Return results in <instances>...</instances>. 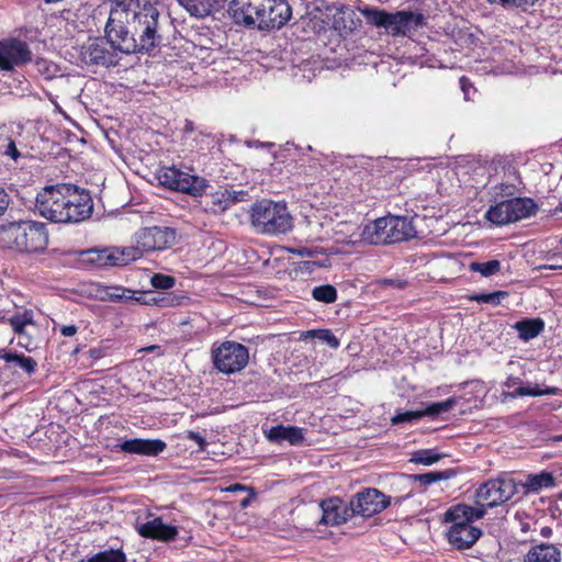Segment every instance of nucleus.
Segmentation results:
<instances>
[{
  "mask_svg": "<svg viewBox=\"0 0 562 562\" xmlns=\"http://www.w3.org/2000/svg\"><path fill=\"white\" fill-rule=\"evenodd\" d=\"M138 533L144 538H150L159 541L175 540L179 531L176 526L167 525L160 517H156L137 528Z\"/></svg>",
  "mask_w": 562,
  "mask_h": 562,
  "instance_id": "nucleus-23",
  "label": "nucleus"
},
{
  "mask_svg": "<svg viewBox=\"0 0 562 562\" xmlns=\"http://www.w3.org/2000/svg\"><path fill=\"white\" fill-rule=\"evenodd\" d=\"M137 297L140 301L136 303L144 305H157L160 307L177 306L180 304L181 297L175 294H146L145 292L137 291Z\"/></svg>",
  "mask_w": 562,
  "mask_h": 562,
  "instance_id": "nucleus-31",
  "label": "nucleus"
},
{
  "mask_svg": "<svg viewBox=\"0 0 562 562\" xmlns=\"http://www.w3.org/2000/svg\"><path fill=\"white\" fill-rule=\"evenodd\" d=\"M484 514V508L465 504L450 507L445 513V521L452 524L447 532L449 543L458 550L471 548L482 535V531L473 527L471 522L482 518Z\"/></svg>",
  "mask_w": 562,
  "mask_h": 562,
  "instance_id": "nucleus-6",
  "label": "nucleus"
},
{
  "mask_svg": "<svg viewBox=\"0 0 562 562\" xmlns=\"http://www.w3.org/2000/svg\"><path fill=\"white\" fill-rule=\"evenodd\" d=\"M46 224L37 221L11 222L0 226V247L20 254L43 252L48 246Z\"/></svg>",
  "mask_w": 562,
  "mask_h": 562,
  "instance_id": "nucleus-3",
  "label": "nucleus"
},
{
  "mask_svg": "<svg viewBox=\"0 0 562 562\" xmlns=\"http://www.w3.org/2000/svg\"><path fill=\"white\" fill-rule=\"evenodd\" d=\"M97 295L101 301L113 303H136L140 301L137 297V291L131 290L122 285H100Z\"/></svg>",
  "mask_w": 562,
  "mask_h": 562,
  "instance_id": "nucleus-25",
  "label": "nucleus"
},
{
  "mask_svg": "<svg viewBox=\"0 0 562 562\" xmlns=\"http://www.w3.org/2000/svg\"><path fill=\"white\" fill-rule=\"evenodd\" d=\"M504 8H520L527 10L532 7L538 0H498Z\"/></svg>",
  "mask_w": 562,
  "mask_h": 562,
  "instance_id": "nucleus-49",
  "label": "nucleus"
},
{
  "mask_svg": "<svg viewBox=\"0 0 562 562\" xmlns=\"http://www.w3.org/2000/svg\"><path fill=\"white\" fill-rule=\"evenodd\" d=\"M387 216L379 217L362 228L361 238L371 245H389Z\"/></svg>",
  "mask_w": 562,
  "mask_h": 562,
  "instance_id": "nucleus-26",
  "label": "nucleus"
},
{
  "mask_svg": "<svg viewBox=\"0 0 562 562\" xmlns=\"http://www.w3.org/2000/svg\"><path fill=\"white\" fill-rule=\"evenodd\" d=\"M470 270L474 272H480L484 277L492 276V260L486 262H472L470 265Z\"/></svg>",
  "mask_w": 562,
  "mask_h": 562,
  "instance_id": "nucleus-50",
  "label": "nucleus"
},
{
  "mask_svg": "<svg viewBox=\"0 0 562 562\" xmlns=\"http://www.w3.org/2000/svg\"><path fill=\"white\" fill-rule=\"evenodd\" d=\"M337 290L331 284H323L315 286L312 290V297L317 301L325 304H330L336 302L337 300Z\"/></svg>",
  "mask_w": 562,
  "mask_h": 562,
  "instance_id": "nucleus-35",
  "label": "nucleus"
},
{
  "mask_svg": "<svg viewBox=\"0 0 562 562\" xmlns=\"http://www.w3.org/2000/svg\"><path fill=\"white\" fill-rule=\"evenodd\" d=\"M326 19L340 35H348L360 25V20L357 19L355 11L338 3L326 7Z\"/></svg>",
  "mask_w": 562,
  "mask_h": 562,
  "instance_id": "nucleus-19",
  "label": "nucleus"
},
{
  "mask_svg": "<svg viewBox=\"0 0 562 562\" xmlns=\"http://www.w3.org/2000/svg\"><path fill=\"white\" fill-rule=\"evenodd\" d=\"M499 269H501V263H499V261L494 259V274H495L496 272H498V271H499Z\"/></svg>",
  "mask_w": 562,
  "mask_h": 562,
  "instance_id": "nucleus-64",
  "label": "nucleus"
},
{
  "mask_svg": "<svg viewBox=\"0 0 562 562\" xmlns=\"http://www.w3.org/2000/svg\"><path fill=\"white\" fill-rule=\"evenodd\" d=\"M32 60V52L27 43L10 38L0 41V70L11 71Z\"/></svg>",
  "mask_w": 562,
  "mask_h": 562,
  "instance_id": "nucleus-15",
  "label": "nucleus"
},
{
  "mask_svg": "<svg viewBox=\"0 0 562 562\" xmlns=\"http://www.w3.org/2000/svg\"><path fill=\"white\" fill-rule=\"evenodd\" d=\"M470 301H476L477 303H491L492 293L471 294L468 296Z\"/></svg>",
  "mask_w": 562,
  "mask_h": 562,
  "instance_id": "nucleus-56",
  "label": "nucleus"
},
{
  "mask_svg": "<svg viewBox=\"0 0 562 562\" xmlns=\"http://www.w3.org/2000/svg\"><path fill=\"white\" fill-rule=\"evenodd\" d=\"M2 155L11 158L14 161L21 157V153L19 151L15 142L12 138H5L4 143L0 146Z\"/></svg>",
  "mask_w": 562,
  "mask_h": 562,
  "instance_id": "nucleus-47",
  "label": "nucleus"
},
{
  "mask_svg": "<svg viewBox=\"0 0 562 562\" xmlns=\"http://www.w3.org/2000/svg\"><path fill=\"white\" fill-rule=\"evenodd\" d=\"M307 334L314 338L319 339L333 349H337L340 346L339 339L333 334L330 329H315L307 331Z\"/></svg>",
  "mask_w": 562,
  "mask_h": 562,
  "instance_id": "nucleus-41",
  "label": "nucleus"
},
{
  "mask_svg": "<svg viewBox=\"0 0 562 562\" xmlns=\"http://www.w3.org/2000/svg\"><path fill=\"white\" fill-rule=\"evenodd\" d=\"M459 397L452 396L441 402H436L427 405L425 409H420L423 417L437 416L452 409L459 402Z\"/></svg>",
  "mask_w": 562,
  "mask_h": 562,
  "instance_id": "nucleus-34",
  "label": "nucleus"
},
{
  "mask_svg": "<svg viewBox=\"0 0 562 562\" xmlns=\"http://www.w3.org/2000/svg\"><path fill=\"white\" fill-rule=\"evenodd\" d=\"M265 435L270 442L278 445L289 442L291 446H300L304 441V429L296 426H272Z\"/></svg>",
  "mask_w": 562,
  "mask_h": 562,
  "instance_id": "nucleus-24",
  "label": "nucleus"
},
{
  "mask_svg": "<svg viewBox=\"0 0 562 562\" xmlns=\"http://www.w3.org/2000/svg\"><path fill=\"white\" fill-rule=\"evenodd\" d=\"M167 448V443L161 439H143L140 456L157 457Z\"/></svg>",
  "mask_w": 562,
  "mask_h": 562,
  "instance_id": "nucleus-37",
  "label": "nucleus"
},
{
  "mask_svg": "<svg viewBox=\"0 0 562 562\" xmlns=\"http://www.w3.org/2000/svg\"><path fill=\"white\" fill-rule=\"evenodd\" d=\"M109 18L104 26V33L111 38H120L122 42L130 40L134 21L143 11L139 0H109Z\"/></svg>",
  "mask_w": 562,
  "mask_h": 562,
  "instance_id": "nucleus-9",
  "label": "nucleus"
},
{
  "mask_svg": "<svg viewBox=\"0 0 562 562\" xmlns=\"http://www.w3.org/2000/svg\"><path fill=\"white\" fill-rule=\"evenodd\" d=\"M508 295L506 291H494V305L501 304V302Z\"/></svg>",
  "mask_w": 562,
  "mask_h": 562,
  "instance_id": "nucleus-59",
  "label": "nucleus"
},
{
  "mask_svg": "<svg viewBox=\"0 0 562 562\" xmlns=\"http://www.w3.org/2000/svg\"><path fill=\"white\" fill-rule=\"evenodd\" d=\"M77 333L75 325H66L60 328V334L65 337H72Z\"/></svg>",
  "mask_w": 562,
  "mask_h": 562,
  "instance_id": "nucleus-58",
  "label": "nucleus"
},
{
  "mask_svg": "<svg viewBox=\"0 0 562 562\" xmlns=\"http://www.w3.org/2000/svg\"><path fill=\"white\" fill-rule=\"evenodd\" d=\"M460 87L464 93V99L469 100L470 99V89L472 88L470 80L464 76L461 77L460 78Z\"/></svg>",
  "mask_w": 562,
  "mask_h": 562,
  "instance_id": "nucleus-57",
  "label": "nucleus"
},
{
  "mask_svg": "<svg viewBox=\"0 0 562 562\" xmlns=\"http://www.w3.org/2000/svg\"><path fill=\"white\" fill-rule=\"evenodd\" d=\"M492 488L490 487V482H485L480 486L475 494V506L484 508L486 512L487 507H492V502H487L491 495Z\"/></svg>",
  "mask_w": 562,
  "mask_h": 562,
  "instance_id": "nucleus-43",
  "label": "nucleus"
},
{
  "mask_svg": "<svg viewBox=\"0 0 562 562\" xmlns=\"http://www.w3.org/2000/svg\"><path fill=\"white\" fill-rule=\"evenodd\" d=\"M116 451L128 454H139L142 451V438L126 439L115 446Z\"/></svg>",
  "mask_w": 562,
  "mask_h": 562,
  "instance_id": "nucleus-42",
  "label": "nucleus"
},
{
  "mask_svg": "<svg viewBox=\"0 0 562 562\" xmlns=\"http://www.w3.org/2000/svg\"><path fill=\"white\" fill-rule=\"evenodd\" d=\"M561 551L550 543L532 547L524 558V562H560Z\"/></svg>",
  "mask_w": 562,
  "mask_h": 562,
  "instance_id": "nucleus-28",
  "label": "nucleus"
},
{
  "mask_svg": "<svg viewBox=\"0 0 562 562\" xmlns=\"http://www.w3.org/2000/svg\"><path fill=\"white\" fill-rule=\"evenodd\" d=\"M211 360L216 371L231 375L247 367L249 349L234 340L215 341L211 347Z\"/></svg>",
  "mask_w": 562,
  "mask_h": 562,
  "instance_id": "nucleus-10",
  "label": "nucleus"
},
{
  "mask_svg": "<svg viewBox=\"0 0 562 562\" xmlns=\"http://www.w3.org/2000/svg\"><path fill=\"white\" fill-rule=\"evenodd\" d=\"M186 438L194 441L199 446L200 451H204L207 446L206 439L196 431H193V430L187 431Z\"/></svg>",
  "mask_w": 562,
  "mask_h": 562,
  "instance_id": "nucleus-52",
  "label": "nucleus"
},
{
  "mask_svg": "<svg viewBox=\"0 0 562 562\" xmlns=\"http://www.w3.org/2000/svg\"><path fill=\"white\" fill-rule=\"evenodd\" d=\"M35 210L53 223H79L89 218L93 202L89 191L71 183L46 186L35 199Z\"/></svg>",
  "mask_w": 562,
  "mask_h": 562,
  "instance_id": "nucleus-1",
  "label": "nucleus"
},
{
  "mask_svg": "<svg viewBox=\"0 0 562 562\" xmlns=\"http://www.w3.org/2000/svg\"><path fill=\"white\" fill-rule=\"evenodd\" d=\"M247 487L243 484L236 483L226 488L228 492L246 491Z\"/></svg>",
  "mask_w": 562,
  "mask_h": 562,
  "instance_id": "nucleus-60",
  "label": "nucleus"
},
{
  "mask_svg": "<svg viewBox=\"0 0 562 562\" xmlns=\"http://www.w3.org/2000/svg\"><path fill=\"white\" fill-rule=\"evenodd\" d=\"M517 492V484L507 473L494 479V507L509 501Z\"/></svg>",
  "mask_w": 562,
  "mask_h": 562,
  "instance_id": "nucleus-27",
  "label": "nucleus"
},
{
  "mask_svg": "<svg viewBox=\"0 0 562 562\" xmlns=\"http://www.w3.org/2000/svg\"><path fill=\"white\" fill-rule=\"evenodd\" d=\"M10 203L9 194L0 187V216L4 214Z\"/></svg>",
  "mask_w": 562,
  "mask_h": 562,
  "instance_id": "nucleus-55",
  "label": "nucleus"
},
{
  "mask_svg": "<svg viewBox=\"0 0 562 562\" xmlns=\"http://www.w3.org/2000/svg\"><path fill=\"white\" fill-rule=\"evenodd\" d=\"M193 130H194V124H193V122H192V121L187 120V121H186V125H184V132H186V133H190V132H193Z\"/></svg>",
  "mask_w": 562,
  "mask_h": 562,
  "instance_id": "nucleus-62",
  "label": "nucleus"
},
{
  "mask_svg": "<svg viewBox=\"0 0 562 562\" xmlns=\"http://www.w3.org/2000/svg\"><path fill=\"white\" fill-rule=\"evenodd\" d=\"M248 213L250 225L257 234L279 236L293 228V216L284 202L262 199L255 202Z\"/></svg>",
  "mask_w": 562,
  "mask_h": 562,
  "instance_id": "nucleus-4",
  "label": "nucleus"
},
{
  "mask_svg": "<svg viewBox=\"0 0 562 562\" xmlns=\"http://www.w3.org/2000/svg\"><path fill=\"white\" fill-rule=\"evenodd\" d=\"M494 205V224L506 225L535 215L538 205L531 198L509 196Z\"/></svg>",
  "mask_w": 562,
  "mask_h": 562,
  "instance_id": "nucleus-12",
  "label": "nucleus"
},
{
  "mask_svg": "<svg viewBox=\"0 0 562 562\" xmlns=\"http://www.w3.org/2000/svg\"><path fill=\"white\" fill-rule=\"evenodd\" d=\"M177 2L193 18L204 19L220 7V0H177Z\"/></svg>",
  "mask_w": 562,
  "mask_h": 562,
  "instance_id": "nucleus-29",
  "label": "nucleus"
},
{
  "mask_svg": "<svg viewBox=\"0 0 562 562\" xmlns=\"http://www.w3.org/2000/svg\"><path fill=\"white\" fill-rule=\"evenodd\" d=\"M453 475V472L451 471H436V472H428L424 474H414L411 475V477L415 482H419L423 486H428L435 482L447 480Z\"/></svg>",
  "mask_w": 562,
  "mask_h": 562,
  "instance_id": "nucleus-38",
  "label": "nucleus"
},
{
  "mask_svg": "<svg viewBox=\"0 0 562 562\" xmlns=\"http://www.w3.org/2000/svg\"><path fill=\"white\" fill-rule=\"evenodd\" d=\"M328 266H329V260L327 258H325V259L318 260V261H315V260L303 261L301 269L305 270L307 272H313L316 268H327Z\"/></svg>",
  "mask_w": 562,
  "mask_h": 562,
  "instance_id": "nucleus-51",
  "label": "nucleus"
},
{
  "mask_svg": "<svg viewBox=\"0 0 562 562\" xmlns=\"http://www.w3.org/2000/svg\"><path fill=\"white\" fill-rule=\"evenodd\" d=\"M353 515L371 517L390 505V498L376 488H367L357 493L350 501Z\"/></svg>",
  "mask_w": 562,
  "mask_h": 562,
  "instance_id": "nucleus-16",
  "label": "nucleus"
},
{
  "mask_svg": "<svg viewBox=\"0 0 562 562\" xmlns=\"http://www.w3.org/2000/svg\"><path fill=\"white\" fill-rule=\"evenodd\" d=\"M150 284L155 289L169 290V289L175 286L176 279L173 277H171V276H168V274L155 273L150 278Z\"/></svg>",
  "mask_w": 562,
  "mask_h": 562,
  "instance_id": "nucleus-44",
  "label": "nucleus"
},
{
  "mask_svg": "<svg viewBox=\"0 0 562 562\" xmlns=\"http://www.w3.org/2000/svg\"><path fill=\"white\" fill-rule=\"evenodd\" d=\"M0 359L4 361V369L12 373H23L32 376L37 371V361L22 352L0 349Z\"/></svg>",
  "mask_w": 562,
  "mask_h": 562,
  "instance_id": "nucleus-21",
  "label": "nucleus"
},
{
  "mask_svg": "<svg viewBox=\"0 0 562 562\" xmlns=\"http://www.w3.org/2000/svg\"><path fill=\"white\" fill-rule=\"evenodd\" d=\"M122 42L120 38H111L104 33L103 37L89 38L79 50L82 65L95 68H111L119 65L122 55L133 54V42Z\"/></svg>",
  "mask_w": 562,
  "mask_h": 562,
  "instance_id": "nucleus-5",
  "label": "nucleus"
},
{
  "mask_svg": "<svg viewBox=\"0 0 562 562\" xmlns=\"http://www.w3.org/2000/svg\"><path fill=\"white\" fill-rule=\"evenodd\" d=\"M290 252L300 257H313L316 254V249L302 246L290 249Z\"/></svg>",
  "mask_w": 562,
  "mask_h": 562,
  "instance_id": "nucleus-54",
  "label": "nucleus"
},
{
  "mask_svg": "<svg viewBox=\"0 0 562 562\" xmlns=\"http://www.w3.org/2000/svg\"><path fill=\"white\" fill-rule=\"evenodd\" d=\"M257 29L273 30L286 24L292 9L285 0H262Z\"/></svg>",
  "mask_w": 562,
  "mask_h": 562,
  "instance_id": "nucleus-14",
  "label": "nucleus"
},
{
  "mask_svg": "<svg viewBox=\"0 0 562 562\" xmlns=\"http://www.w3.org/2000/svg\"><path fill=\"white\" fill-rule=\"evenodd\" d=\"M484 217H485L487 221L492 222V205H490V206L486 209V211H485V213H484Z\"/></svg>",
  "mask_w": 562,
  "mask_h": 562,
  "instance_id": "nucleus-63",
  "label": "nucleus"
},
{
  "mask_svg": "<svg viewBox=\"0 0 562 562\" xmlns=\"http://www.w3.org/2000/svg\"><path fill=\"white\" fill-rule=\"evenodd\" d=\"M262 0H232L228 14L238 25L257 27Z\"/></svg>",
  "mask_w": 562,
  "mask_h": 562,
  "instance_id": "nucleus-20",
  "label": "nucleus"
},
{
  "mask_svg": "<svg viewBox=\"0 0 562 562\" xmlns=\"http://www.w3.org/2000/svg\"><path fill=\"white\" fill-rule=\"evenodd\" d=\"M561 392V390L557 386H548L546 389H540L538 386H519L516 389L515 393L519 396H541V395H557Z\"/></svg>",
  "mask_w": 562,
  "mask_h": 562,
  "instance_id": "nucleus-40",
  "label": "nucleus"
},
{
  "mask_svg": "<svg viewBox=\"0 0 562 562\" xmlns=\"http://www.w3.org/2000/svg\"><path fill=\"white\" fill-rule=\"evenodd\" d=\"M361 14L367 23L383 27L392 36H409L424 24V15L422 13L402 10L394 13L372 7L360 9Z\"/></svg>",
  "mask_w": 562,
  "mask_h": 562,
  "instance_id": "nucleus-7",
  "label": "nucleus"
},
{
  "mask_svg": "<svg viewBox=\"0 0 562 562\" xmlns=\"http://www.w3.org/2000/svg\"><path fill=\"white\" fill-rule=\"evenodd\" d=\"M225 193H226V198H227V202H228V206L229 209L239 203V202H244V201H248L249 200V192L247 190H228V189H225Z\"/></svg>",
  "mask_w": 562,
  "mask_h": 562,
  "instance_id": "nucleus-46",
  "label": "nucleus"
},
{
  "mask_svg": "<svg viewBox=\"0 0 562 562\" xmlns=\"http://www.w3.org/2000/svg\"><path fill=\"white\" fill-rule=\"evenodd\" d=\"M423 418L422 411H406L402 413L395 414L391 418V423L393 425L404 424V423H414Z\"/></svg>",
  "mask_w": 562,
  "mask_h": 562,
  "instance_id": "nucleus-45",
  "label": "nucleus"
},
{
  "mask_svg": "<svg viewBox=\"0 0 562 562\" xmlns=\"http://www.w3.org/2000/svg\"><path fill=\"white\" fill-rule=\"evenodd\" d=\"M35 65L37 67V70L46 78H53L57 72V66L54 63L48 61L44 58L36 59Z\"/></svg>",
  "mask_w": 562,
  "mask_h": 562,
  "instance_id": "nucleus-48",
  "label": "nucleus"
},
{
  "mask_svg": "<svg viewBox=\"0 0 562 562\" xmlns=\"http://www.w3.org/2000/svg\"><path fill=\"white\" fill-rule=\"evenodd\" d=\"M386 216L390 244L408 241L417 237V229L414 225L413 218L396 215Z\"/></svg>",
  "mask_w": 562,
  "mask_h": 562,
  "instance_id": "nucleus-22",
  "label": "nucleus"
},
{
  "mask_svg": "<svg viewBox=\"0 0 562 562\" xmlns=\"http://www.w3.org/2000/svg\"><path fill=\"white\" fill-rule=\"evenodd\" d=\"M524 486L528 490V492L538 493L542 488H550L555 486V479L550 472L542 471L537 474H529Z\"/></svg>",
  "mask_w": 562,
  "mask_h": 562,
  "instance_id": "nucleus-32",
  "label": "nucleus"
},
{
  "mask_svg": "<svg viewBox=\"0 0 562 562\" xmlns=\"http://www.w3.org/2000/svg\"><path fill=\"white\" fill-rule=\"evenodd\" d=\"M254 496L255 494L252 493L251 495L245 497L244 499L240 501V507L241 508H246L250 505L251 501L254 499Z\"/></svg>",
  "mask_w": 562,
  "mask_h": 562,
  "instance_id": "nucleus-61",
  "label": "nucleus"
},
{
  "mask_svg": "<svg viewBox=\"0 0 562 562\" xmlns=\"http://www.w3.org/2000/svg\"><path fill=\"white\" fill-rule=\"evenodd\" d=\"M8 321L13 331L22 336L25 334V327L27 325L33 324V312L31 310L18 312L14 315H12Z\"/></svg>",
  "mask_w": 562,
  "mask_h": 562,
  "instance_id": "nucleus-33",
  "label": "nucleus"
},
{
  "mask_svg": "<svg viewBox=\"0 0 562 562\" xmlns=\"http://www.w3.org/2000/svg\"><path fill=\"white\" fill-rule=\"evenodd\" d=\"M513 327L518 331L520 339L528 341L540 335L544 329V323L540 318H525L517 322Z\"/></svg>",
  "mask_w": 562,
  "mask_h": 562,
  "instance_id": "nucleus-30",
  "label": "nucleus"
},
{
  "mask_svg": "<svg viewBox=\"0 0 562 562\" xmlns=\"http://www.w3.org/2000/svg\"><path fill=\"white\" fill-rule=\"evenodd\" d=\"M87 261L97 267H120L126 266L136 259V254H131L130 249L103 248L90 249L86 251Z\"/></svg>",
  "mask_w": 562,
  "mask_h": 562,
  "instance_id": "nucleus-18",
  "label": "nucleus"
},
{
  "mask_svg": "<svg viewBox=\"0 0 562 562\" xmlns=\"http://www.w3.org/2000/svg\"><path fill=\"white\" fill-rule=\"evenodd\" d=\"M319 506L322 509L319 525L339 526L355 516L350 502L346 503L339 497L324 499Z\"/></svg>",
  "mask_w": 562,
  "mask_h": 562,
  "instance_id": "nucleus-17",
  "label": "nucleus"
},
{
  "mask_svg": "<svg viewBox=\"0 0 562 562\" xmlns=\"http://www.w3.org/2000/svg\"><path fill=\"white\" fill-rule=\"evenodd\" d=\"M176 243V231L166 226H153L139 229L136 233V250L157 251L164 250Z\"/></svg>",
  "mask_w": 562,
  "mask_h": 562,
  "instance_id": "nucleus-13",
  "label": "nucleus"
},
{
  "mask_svg": "<svg viewBox=\"0 0 562 562\" xmlns=\"http://www.w3.org/2000/svg\"><path fill=\"white\" fill-rule=\"evenodd\" d=\"M522 181L517 162L512 156L494 158V194L497 196H514L519 193Z\"/></svg>",
  "mask_w": 562,
  "mask_h": 562,
  "instance_id": "nucleus-11",
  "label": "nucleus"
},
{
  "mask_svg": "<svg viewBox=\"0 0 562 562\" xmlns=\"http://www.w3.org/2000/svg\"><path fill=\"white\" fill-rule=\"evenodd\" d=\"M442 456L434 449H420L413 452L411 462L424 465H431L438 462Z\"/></svg>",
  "mask_w": 562,
  "mask_h": 562,
  "instance_id": "nucleus-36",
  "label": "nucleus"
},
{
  "mask_svg": "<svg viewBox=\"0 0 562 562\" xmlns=\"http://www.w3.org/2000/svg\"><path fill=\"white\" fill-rule=\"evenodd\" d=\"M383 286H392L395 289H404L407 285V281L403 279L384 278L380 281Z\"/></svg>",
  "mask_w": 562,
  "mask_h": 562,
  "instance_id": "nucleus-53",
  "label": "nucleus"
},
{
  "mask_svg": "<svg viewBox=\"0 0 562 562\" xmlns=\"http://www.w3.org/2000/svg\"><path fill=\"white\" fill-rule=\"evenodd\" d=\"M132 30L130 40L135 45L134 53H149L158 47L162 42L164 31L158 9L150 2H145Z\"/></svg>",
  "mask_w": 562,
  "mask_h": 562,
  "instance_id": "nucleus-8",
  "label": "nucleus"
},
{
  "mask_svg": "<svg viewBox=\"0 0 562 562\" xmlns=\"http://www.w3.org/2000/svg\"><path fill=\"white\" fill-rule=\"evenodd\" d=\"M157 179L162 187L199 201L205 213L221 215L229 209L225 190L207 194V189L211 188L210 181L194 173L192 169L183 170L176 166L162 167L158 170Z\"/></svg>",
  "mask_w": 562,
  "mask_h": 562,
  "instance_id": "nucleus-2",
  "label": "nucleus"
},
{
  "mask_svg": "<svg viewBox=\"0 0 562 562\" xmlns=\"http://www.w3.org/2000/svg\"><path fill=\"white\" fill-rule=\"evenodd\" d=\"M87 562H126V557L122 550H104L91 558Z\"/></svg>",
  "mask_w": 562,
  "mask_h": 562,
  "instance_id": "nucleus-39",
  "label": "nucleus"
}]
</instances>
